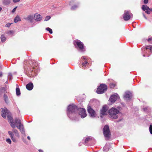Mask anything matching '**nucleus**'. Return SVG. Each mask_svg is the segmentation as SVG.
<instances>
[{"label": "nucleus", "mask_w": 152, "mask_h": 152, "mask_svg": "<svg viewBox=\"0 0 152 152\" xmlns=\"http://www.w3.org/2000/svg\"><path fill=\"white\" fill-rule=\"evenodd\" d=\"M108 112L109 115L112 118L115 119L118 118L119 111L117 109L112 107L108 111Z\"/></svg>", "instance_id": "1"}, {"label": "nucleus", "mask_w": 152, "mask_h": 152, "mask_svg": "<svg viewBox=\"0 0 152 152\" xmlns=\"http://www.w3.org/2000/svg\"><path fill=\"white\" fill-rule=\"evenodd\" d=\"M77 107L74 104L69 105L67 108V115L69 117L70 114H75L77 111Z\"/></svg>", "instance_id": "2"}, {"label": "nucleus", "mask_w": 152, "mask_h": 152, "mask_svg": "<svg viewBox=\"0 0 152 152\" xmlns=\"http://www.w3.org/2000/svg\"><path fill=\"white\" fill-rule=\"evenodd\" d=\"M15 123L16 124V127L17 128L19 129L22 133H24L25 132L24 130L23 126L21 124L20 120L17 118H16L15 119Z\"/></svg>", "instance_id": "3"}, {"label": "nucleus", "mask_w": 152, "mask_h": 152, "mask_svg": "<svg viewBox=\"0 0 152 152\" xmlns=\"http://www.w3.org/2000/svg\"><path fill=\"white\" fill-rule=\"evenodd\" d=\"M107 89V87L106 85L104 84H102L98 88L96 92L98 94H102L106 91Z\"/></svg>", "instance_id": "4"}, {"label": "nucleus", "mask_w": 152, "mask_h": 152, "mask_svg": "<svg viewBox=\"0 0 152 152\" xmlns=\"http://www.w3.org/2000/svg\"><path fill=\"white\" fill-rule=\"evenodd\" d=\"M103 134L106 138H109L111 135L110 132L108 125H105L103 130Z\"/></svg>", "instance_id": "5"}, {"label": "nucleus", "mask_w": 152, "mask_h": 152, "mask_svg": "<svg viewBox=\"0 0 152 152\" xmlns=\"http://www.w3.org/2000/svg\"><path fill=\"white\" fill-rule=\"evenodd\" d=\"M7 117L8 118V121L9 122L11 127L13 128H15V127L16 125L13 122V118L10 113L9 114L7 115Z\"/></svg>", "instance_id": "6"}, {"label": "nucleus", "mask_w": 152, "mask_h": 152, "mask_svg": "<svg viewBox=\"0 0 152 152\" xmlns=\"http://www.w3.org/2000/svg\"><path fill=\"white\" fill-rule=\"evenodd\" d=\"M107 107L106 105L103 106L102 107L100 110V117L102 118H103V116L107 115V111L108 110Z\"/></svg>", "instance_id": "7"}, {"label": "nucleus", "mask_w": 152, "mask_h": 152, "mask_svg": "<svg viewBox=\"0 0 152 152\" xmlns=\"http://www.w3.org/2000/svg\"><path fill=\"white\" fill-rule=\"evenodd\" d=\"M1 111L2 113L1 114V116L4 118H6V115H8L10 113L9 110L6 107L1 108Z\"/></svg>", "instance_id": "8"}, {"label": "nucleus", "mask_w": 152, "mask_h": 152, "mask_svg": "<svg viewBox=\"0 0 152 152\" xmlns=\"http://www.w3.org/2000/svg\"><path fill=\"white\" fill-rule=\"evenodd\" d=\"M131 15H133L129 11H127L125 12L123 16L124 20L125 21L128 20L130 19Z\"/></svg>", "instance_id": "9"}, {"label": "nucleus", "mask_w": 152, "mask_h": 152, "mask_svg": "<svg viewBox=\"0 0 152 152\" xmlns=\"http://www.w3.org/2000/svg\"><path fill=\"white\" fill-rule=\"evenodd\" d=\"M79 114L80 115L81 118H83L86 117V111L85 109L83 108H80L79 110Z\"/></svg>", "instance_id": "10"}, {"label": "nucleus", "mask_w": 152, "mask_h": 152, "mask_svg": "<svg viewBox=\"0 0 152 152\" xmlns=\"http://www.w3.org/2000/svg\"><path fill=\"white\" fill-rule=\"evenodd\" d=\"M74 42L76 43L77 45L78 46L80 50L83 51L84 49V45L81 42L78 40V41H75Z\"/></svg>", "instance_id": "11"}, {"label": "nucleus", "mask_w": 152, "mask_h": 152, "mask_svg": "<svg viewBox=\"0 0 152 152\" xmlns=\"http://www.w3.org/2000/svg\"><path fill=\"white\" fill-rule=\"evenodd\" d=\"M88 111L91 117H95V111L90 106L88 107Z\"/></svg>", "instance_id": "12"}, {"label": "nucleus", "mask_w": 152, "mask_h": 152, "mask_svg": "<svg viewBox=\"0 0 152 152\" xmlns=\"http://www.w3.org/2000/svg\"><path fill=\"white\" fill-rule=\"evenodd\" d=\"M34 18L36 21H38L42 20V17L40 15L38 14H35L34 15Z\"/></svg>", "instance_id": "13"}, {"label": "nucleus", "mask_w": 152, "mask_h": 152, "mask_svg": "<svg viewBox=\"0 0 152 152\" xmlns=\"http://www.w3.org/2000/svg\"><path fill=\"white\" fill-rule=\"evenodd\" d=\"M34 87L33 84L31 82H30L27 84L26 86V88L27 90L29 91L31 90Z\"/></svg>", "instance_id": "14"}, {"label": "nucleus", "mask_w": 152, "mask_h": 152, "mask_svg": "<svg viewBox=\"0 0 152 152\" xmlns=\"http://www.w3.org/2000/svg\"><path fill=\"white\" fill-rule=\"evenodd\" d=\"M118 97L115 95H113L110 97V101L112 102H114L117 99Z\"/></svg>", "instance_id": "15"}, {"label": "nucleus", "mask_w": 152, "mask_h": 152, "mask_svg": "<svg viewBox=\"0 0 152 152\" xmlns=\"http://www.w3.org/2000/svg\"><path fill=\"white\" fill-rule=\"evenodd\" d=\"M8 133L13 141L14 142H15L16 141V140L15 138L14 137V134L11 131H9L8 132Z\"/></svg>", "instance_id": "16"}, {"label": "nucleus", "mask_w": 152, "mask_h": 152, "mask_svg": "<svg viewBox=\"0 0 152 152\" xmlns=\"http://www.w3.org/2000/svg\"><path fill=\"white\" fill-rule=\"evenodd\" d=\"M131 96L132 94L129 92H128L126 93L124 97L128 99H130Z\"/></svg>", "instance_id": "17"}, {"label": "nucleus", "mask_w": 152, "mask_h": 152, "mask_svg": "<svg viewBox=\"0 0 152 152\" xmlns=\"http://www.w3.org/2000/svg\"><path fill=\"white\" fill-rule=\"evenodd\" d=\"M33 15H29L28 17L25 19L26 20L29 21L30 22H32L33 19Z\"/></svg>", "instance_id": "18"}, {"label": "nucleus", "mask_w": 152, "mask_h": 152, "mask_svg": "<svg viewBox=\"0 0 152 152\" xmlns=\"http://www.w3.org/2000/svg\"><path fill=\"white\" fill-rule=\"evenodd\" d=\"M89 63L87 61H83L82 64V68L84 69H85V67H86V66Z\"/></svg>", "instance_id": "19"}, {"label": "nucleus", "mask_w": 152, "mask_h": 152, "mask_svg": "<svg viewBox=\"0 0 152 152\" xmlns=\"http://www.w3.org/2000/svg\"><path fill=\"white\" fill-rule=\"evenodd\" d=\"M12 132L14 133L15 135L19 137V135L18 132V130L16 129H15V128H13L12 130Z\"/></svg>", "instance_id": "20"}, {"label": "nucleus", "mask_w": 152, "mask_h": 152, "mask_svg": "<svg viewBox=\"0 0 152 152\" xmlns=\"http://www.w3.org/2000/svg\"><path fill=\"white\" fill-rule=\"evenodd\" d=\"M4 99L6 103H8V98L6 94H4L3 96Z\"/></svg>", "instance_id": "21"}, {"label": "nucleus", "mask_w": 152, "mask_h": 152, "mask_svg": "<svg viewBox=\"0 0 152 152\" xmlns=\"http://www.w3.org/2000/svg\"><path fill=\"white\" fill-rule=\"evenodd\" d=\"M149 49L150 50L151 52H152V46H147L146 47L143 48H142L143 50H145Z\"/></svg>", "instance_id": "22"}, {"label": "nucleus", "mask_w": 152, "mask_h": 152, "mask_svg": "<svg viewBox=\"0 0 152 152\" xmlns=\"http://www.w3.org/2000/svg\"><path fill=\"white\" fill-rule=\"evenodd\" d=\"M142 10L144 11H146L150 10V8L147 5H143L142 7Z\"/></svg>", "instance_id": "23"}, {"label": "nucleus", "mask_w": 152, "mask_h": 152, "mask_svg": "<svg viewBox=\"0 0 152 152\" xmlns=\"http://www.w3.org/2000/svg\"><path fill=\"white\" fill-rule=\"evenodd\" d=\"M20 20V18L19 15L17 16L14 19V21L15 23H17L18 21Z\"/></svg>", "instance_id": "24"}, {"label": "nucleus", "mask_w": 152, "mask_h": 152, "mask_svg": "<svg viewBox=\"0 0 152 152\" xmlns=\"http://www.w3.org/2000/svg\"><path fill=\"white\" fill-rule=\"evenodd\" d=\"M1 42H5L6 40V37L4 35L2 34L1 37Z\"/></svg>", "instance_id": "25"}, {"label": "nucleus", "mask_w": 152, "mask_h": 152, "mask_svg": "<svg viewBox=\"0 0 152 152\" xmlns=\"http://www.w3.org/2000/svg\"><path fill=\"white\" fill-rule=\"evenodd\" d=\"M16 95L17 96H19L20 95V89L19 88H16Z\"/></svg>", "instance_id": "26"}, {"label": "nucleus", "mask_w": 152, "mask_h": 152, "mask_svg": "<svg viewBox=\"0 0 152 152\" xmlns=\"http://www.w3.org/2000/svg\"><path fill=\"white\" fill-rule=\"evenodd\" d=\"M116 86V84L113 83H110V88H113Z\"/></svg>", "instance_id": "27"}, {"label": "nucleus", "mask_w": 152, "mask_h": 152, "mask_svg": "<svg viewBox=\"0 0 152 152\" xmlns=\"http://www.w3.org/2000/svg\"><path fill=\"white\" fill-rule=\"evenodd\" d=\"M3 3L4 4L7 5L9 4L10 3V0H4L3 1Z\"/></svg>", "instance_id": "28"}, {"label": "nucleus", "mask_w": 152, "mask_h": 152, "mask_svg": "<svg viewBox=\"0 0 152 152\" xmlns=\"http://www.w3.org/2000/svg\"><path fill=\"white\" fill-rule=\"evenodd\" d=\"M91 140V138L88 137L85 139V143H87L89 141Z\"/></svg>", "instance_id": "29"}, {"label": "nucleus", "mask_w": 152, "mask_h": 152, "mask_svg": "<svg viewBox=\"0 0 152 152\" xmlns=\"http://www.w3.org/2000/svg\"><path fill=\"white\" fill-rule=\"evenodd\" d=\"M78 7V6L77 5H75L72 7L71 9L72 10H74Z\"/></svg>", "instance_id": "30"}, {"label": "nucleus", "mask_w": 152, "mask_h": 152, "mask_svg": "<svg viewBox=\"0 0 152 152\" xmlns=\"http://www.w3.org/2000/svg\"><path fill=\"white\" fill-rule=\"evenodd\" d=\"M46 29L49 31V33L51 34H52V33H53V31H52V30L50 28H49V27H48V28H46Z\"/></svg>", "instance_id": "31"}, {"label": "nucleus", "mask_w": 152, "mask_h": 152, "mask_svg": "<svg viewBox=\"0 0 152 152\" xmlns=\"http://www.w3.org/2000/svg\"><path fill=\"white\" fill-rule=\"evenodd\" d=\"M51 18V17L50 16H47L45 19V21H48Z\"/></svg>", "instance_id": "32"}, {"label": "nucleus", "mask_w": 152, "mask_h": 152, "mask_svg": "<svg viewBox=\"0 0 152 152\" xmlns=\"http://www.w3.org/2000/svg\"><path fill=\"white\" fill-rule=\"evenodd\" d=\"M6 141L8 143H9V144H10L11 143V140L9 139V138H8V139H7L6 140Z\"/></svg>", "instance_id": "33"}, {"label": "nucleus", "mask_w": 152, "mask_h": 152, "mask_svg": "<svg viewBox=\"0 0 152 152\" xmlns=\"http://www.w3.org/2000/svg\"><path fill=\"white\" fill-rule=\"evenodd\" d=\"M149 129L150 133L152 134V126L151 125H150Z\"/></svg>", "instance_id": "34"}, {"label": "nucleus", "mask_w": 152, "mask_h": 152, "mask_svg": "<svg viewBox=\"0 0 152 152\" xmlns=\"http://www.w3.org/2000/svg\"><path fill=\"white\" fill-rule=\"evenodd\" d=\"M148 41L151 43H152V37L148 38Z\"/></svg>", "instance_id": "35"}, {"label": "nucleus", "mask_w": 152, "mask_h": 152, "mask_svg": "<svg viewBox=\"0 0 152 152\" xmlns=\"http://www.w3.org/2000/svg\"><path fill=\"white\" fill-rule=\"evenodd\" d=\"M8 76L9 77V79L10 80H11V77H12V75L11 73H9V74Z\"/></svg>", "instance_id": "36"}, {"label": "nucleus", "mask_w": 152, "mask_h": 152, "mask_svg": "<svg viewBox=\"0 0 152 152\" xmlns=\"http://www.w3.org/2000/svg\"><path fill=\"white\" fill-rule=\"evenodd\" d=\"M145 12L146 13L148 14H150V10H146Z\"/></svg>", "instance_id": "37"}, {"label": "nucleus", "mask_w": 152, "mask_h": 152, "mask_svg": "<svg viewBox=\"0 0 152 152\" xmlns=\"http://www.w3.org/2000/svg\"><path fill=\"white\" fill-rule=\"evenodd\" d=\"M148 0H144V2L145 4H147L148 3Z\"/></svg>", "instance_id": "38"}, {"label": "nucleus", "mask_w": 152, "mask_h": 152, "mask_svg": "<svg viewBox=\"0 0 152 152\" xmlns=\"http://www.w3.org/2000/svg\"><path fill=\"white\" fill-rule=\"evenodd\" d=\"M74 0H72L71 1L69 2V4L70 5L72 4L74 2Z\"/></svg>", "instance_id": "39"}, {"label": "nucleus", "mask_w": 152, "mask_h": 152, "mask_svg": "<svg viewBox=\"0 0 152 152\" xmlns=\"http://www.w3.org/2000/svg\"><path fill=\"white\" fill-rule=\"evenodd\" d=\"M20 1V0H13V1L15 3L18 2Z\"/></svg>", "instance_id": "40"}, {"label": "nucleus", "mask_w": 152, "mask_h": 152, "mask_svg": "<svg viewBox=\"0 0 152 152\" xmlns=\"http://www.w3.org/2000/svg\"><path fill=\"white\" fill-rule=\"evenodd\" d=\"M17 8V7H15L14 8V9L12 10V12H14L15 11V10H16V8Z\"/></svg>", "instance_id": "41"}, {"label": "nucleus", "mask_w": 152, "mask_h": 152, "mask_svg": "<svg viewBox=\"0 0 152 152\" xmlns=\"http://www.w3.org/2000/svg\"><path fill=\"white\" fill-rule=\"evenodd\" d=\"M11 25V23H8L7 24H6L7 27H9V26H10Z\"/></svg>", "instance_id": "42"}, {"label": "nucleus", "mask_w": 152, "mask_h": 152, "mask_svg": "<svg viewBox=\"0 0 152 152\" xmlns=\"http://www.w3.org/2000/svg\"><path fill=\"white\" fill-rule=\"evenodd\" d=\"M13 31H10L9 32H8V33L11 34H12L13 33Z\"/></svg>", "instance_id": "43"}, {"label": "nucleus", "mask_w": 152, "mask_h": 152, "mask_svg": "<svg viewBox=\"0 0 152 152\" xmlns=\"http://www.w3.org/2000/svg\"><path fill=\"white\" fill-rule=\"evenodd\" d=\"M2 75V72H0V77H1Z\"/></svg>", "instance_id": "44"}, {"label": "nucleus", "mask_w": 152, "mask_h": 152, "mask_svg": "<svg viewBox=\"0 0 152 152\" xmlns=\"http://www.w3.org/2000/svg\"><path fill=\"white\" fill-rule=\"evenodd\" d=\"M82 58L84 60H86V58H85V56H83Z\"/></svg>", "instance_id": "45"}, {"label": "nucleus", "mask_w": 152, "mask_h": 152, "mask_svg": "<svg viewBox=\"0 0 152 152\" xmlns=\"http://www.w3.org/2000/svg\"><path fill=\"white\" fill-rule=\"evenodd\" d=\"M5 88H4V87L1 88V90H3V91H4V90H5Z\"/></svg>", "instance_id": "46"}, {"label": "nucleus", "mask_w": 152, "mask_h": 152, "mask_svg": "<svg viewBox=\"0 0 152 152\" xmlns=\"http://www.w3.org/2000/svg\"><path fill=\"white\" fill-rule=\"evenodd\" d=\"M38 151L39 152H43V150L41 149H39Z\"/></svg>", "instance_id": "47"}, {"label": "nucleus", "mask_w": 152, "mask_h": 152, "mask_svg": "<svg viewBox=\"0 0 152 152\" xmlns=\"http://www.w3.org/2000/svg\"><path fill=\"white\" fill-rule=\"evenodd\" d=\"M27 138L28 139V140H30V137L29 136H28L27 137Z\"/></svg>", "instance_id": "48"}, {"label": "nucleus", "mask_w": 152, "mask_h": 152, "mask_svg": "<svg viewBox=\"0 0 152 152\" xmlns=\"http://www.w3.org/2000/svg\"><path fill=\"white\" fill-rule=\"evenodd\" d=\"M2 10V8L0 7V12Z\"/></svg>", "instance_id": "49"}, {"label": "nucleus", "mask_w": 152, "mask_h": 152, "mask_svg": "<svg viewBox=\"0 0 152 152\" xmlns=\"http://www.w3.org/2000/svg\"><path fill=\"white\" fill-rule=\"evenodd\" d=\"M150 10V11H152V9H150V10Z\"/></svg>", "instance_id": "50"}, {"label": "nucleus", "mask_w": 152, "mask_h": 152, "mask_svg": "<svg viewBox=\"0 0 152 152\" xmlns=\"http://www.w3.org/2000/svg\"><path fill=\"white\" fill-rule=\"evenodd\" d=\"M143 16H144V17L145 18H146V17H145V15L144 14H143Z\"/></svg>", "instance_id": "51"}, {"label": "nucleus", "mask_w": 152, "mask_h": 152, "mask_svg": "<svg viewBox=\"0 0 152 152\" xmlns=\"http://www.w3.org/2000/svg\"><path fill=\"white\" fill-rule=\"evenodd\" d=\"M143 56L144 57H145V55L144 54V55H143Z\"/></svg>", "instance_id": "52"}]
</instances>
